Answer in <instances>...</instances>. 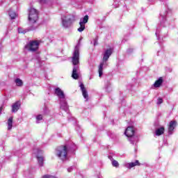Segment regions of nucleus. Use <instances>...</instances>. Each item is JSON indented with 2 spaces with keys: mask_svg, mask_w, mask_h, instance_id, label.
<instances>
[{
  "mask_svg": "<svg viewBox=\"0 0 178 178\" xmlns=\"http://www.w3.org/2000/svg\"><path fill=\"white\" fill-rule=\"evenodd\" d=\"M124 166L128 169H131V168H134V166H140V162L138 161V160H136L135 162L126 163L124 164Z\"/></svg>",
  "mask_w": 178,
  "mask_h": 178,
  "instance_id": "obj_14",
  "label": "nucleus"
},
{
  "mask_svg": "<svg viewBox=\"0 0 178 178\" xmlns=\"http://www.w3.org/2000/svg\"><path fill=\"white\" fill-rule=\"evenodd\" d=\"M8 130H12L13 126V117H10L7 122Z\"/></svg>",
  "mask_w": 178,
  "mask_h": 178,
  "instance_id": "obj_17",
  "label": "nucleus"
},
{
  "mask_svg": "<svg viewBox=\"0 0 178 178\" xmlns=\"http://www.w3.org/2000/svg\"><path fill=\"white\" fill-rule=\"evenodd\" d=\"M31 30H35V26H33L31 28Z\"/></svg>",
  "mask_w": 178,
  "mask_h": 178,
  "instance_id": "obj_30",
  "label": "nucleus"
},
{
  "mask_svg": "<svg viewBox=\"0 0 178 178\" xmlns=\"http://www.w3.org/2000/svg\"><path fill=\"white\" fill-rule=\"evenodd\" d=\"M164 131L165 128L163 127H161V128H159L156 130V136H162Z\"/></svg>",
  "mask_w": 178,
  "mask_h": 178,
  "instance_id": "obj_19",
  "label": "nucleus"
},
{
  "mask_svg": "<svg viewBox=\"0 0 178 178\" xmlns=\"http://www.w3.org/2000/svg\"><path fill=\"white\" fill-rule=\"evenodd\" d=\"M2 113V107H0V115Z\"/></svg>",
  "mask_w": 178,
  "mask_h": 178,
  "instance_id": "obj_31",
  "label": "nucleus"
},
{
  "mask_svg": "<svg viewBox=\"0 0 178 178\" xmlns=\"http://www.w3.org/2000/svg\"><path fill=\"white\" fill-rule=\"evenodd\" d=\"M49 1H51V0H40V2L41 3H47V2H48Z\"/></svg>",
  "mask_w": 178,
  "mask_h": 178,
  "instance_id": "obj_28",
  "label": "nucleus"
},
{
  "mask_svg": "<svg viewBox=\"0 0 178 178\" xmlns=\"http://www.w3.org/2000/svg\"><path fill=\"white\" fill-rule=\"evenodd\" d=\"M81 40H82V39H81V38H80V39H79V41H81Z\"/></svg>",
  "mask_w": 178,
  "mask_h": 178,
  "instance_id": "obj_33",
  "label": "nucleus"
},
{
  "mask_svg": "<svg viewBox=\"0 0 178 178\" xmlns=\"http://www.w3.org/2000/svg\"><path fill=\"white\" fill-rule=\"evenodd\" d=\"M160 16L161 19V25L163 26V27H168V26H169V23L166 21V13H161Z\"/></svg>",
  "mask_w": 178,
  "mask_h": 178,
  "instance_id": "obj_10",
  "label": "nucleus"
},
{
  "mask_svg": "<svg viewBox=\"0 0 178 178\" xmlns=\"http://www.w3.org/2000/svg\"><path fill=\"white\" fill-rule=\"evenodd\" d=\"M41 120H42V115H38L36 116V123H40Z\"/></svg>",
  "mask_w": 178,
  "mask_h": 178,
  "instance_id": "obj_22",
  "label": "nucleus"
},
{
  "mask_svg": "<svg viewBox=\"0 0 178 178\" xmlns=\"http://www.w3.org/2000/svg\"><path fill=\"white\" fill-rule=\"evenodd\" d=\"M112 165H113V166H114L115 168H119V163H118V161H116V160H113V161H112Z\"/></svg>",
  "mask_w": 178,
  "mask_h": 178,
  "instance_id": "obj_23",
  "label": "nucleus"
},
{
  "mask_svg": "<svg viewBox=\"0 0 178 178\" xmlns=\"http://www.w3.org/2000/svg\"><path fill=\"white\" fill-rule=\"evenodd\" d=\"M94 46L98 45V39H94Z\"/></svg>",
  "mask_w": 178,
  "mask_h": 178,
  "instance_id": "obj_27",
  "label": "nucleus"
},
{
  "mask_svg": "<svg viewBox=\"0 0 178 178\" xmlns=\"http://www.w3.org/2000/svg\"><path fill=\"white\" fill-rule=\"evenodd\" d=\"M8 15L12 20H13L14 19H16V17H17V14H16V13L12 10H9Z\"/></svg>",
  "mask_w": 178,
  "mask_h": 178,
  "instance_id": "obj_18",
  "label": "nucleus"
},
{
  "mask_svg": "<svg viewBox=\"0 0 178 178\" xmlns=\"http://www.w3.org/2000/svg\"><path fill=\"white\" fill-rule=\"evenodd\" d=\"M37 159L40 166H44V157L42 156H37Z\"/></svg>",
  "mask_w": 178,
  "mask_h": 178,
  "instance_id": "obj_20",
  "label": "nucleus"
},
{
  "mask_svg": "<svg viewBox=\"0 0 178 178\" xmlns=\"http://www.w3.org/2000/svg\"><path fill=\"white\" fill-rule=\"evenodd\" d=\"M79 87L82 91V95H83V98L86 101H88V92H87V90H86V88L84 87V84L81 83Z\"/></svg>",
  "mask_w": 178,
  "mask_h": 178,
  "instance_id": "obj_13",
  "label": "nucleus"
},
{
  "mask_svg": "<svg viewBox=\"0 0 178 178\" xmlns=\"http://www.w3.org/2000/svg\"><path fill=\"white\" fill-rule=\"evenodd\" d=\"M29 24H35L38 22V10L34 8H30L29 10Z\"/></svg>",
  "mask_w": 178,
  "mask_h": 178,
  "instance_id": "obj_5",
  "label": "nucleus"
},
{
  "mask_svg": "<svg viewBox=\"0 0 178 178\" xmlns=\"http://www.w3.org/2000/svg\"><path fill=\"white\" fill-rule=\"evenodd\" d=\"M15 83L17 87H22L23 86V81L19 78L15 80Z\"/></svg>",
  "mask_w": 178,
  "mask_h": 178,
  "instance_id": "obj_21",
  "label": "nucleus"
},
{
  "mask_svg": "<svg viewBox=\"0 0 178 178\" xmlns=\"http://www.w3.org/2000/svg\"><path fill=\"white\" fill-rule=\"evenodd\" d=\"M73 170V167H70L69 168H67V172H69V173H70V172H72Z\"/></svg>",
  "mask_w": 178,
  "mask_h": 178,
  "instance_id": "obj_29",
  "label": "nucleus"
},
{
  "mask_svg": "<svg viewBox=\"0 0 178 178\" xmlns=\"http://www.w3.org/2000/svg\"><path fill=\"white\" fill-rule=\"evenodd\" d=\"M112 49H107L104 54L103 60L100 63L99 65V76L102 77V74H104V69L108 66V60L111 55H112Z\"/></svg>",
  "mask_w": 178,
  "mask_h": 178,
  "instance_id": "obj_3",
  "label": "nucleus"
},
{
  "mask_svg": "<svg viewBox=\"0 0 178 178\" xmlns=\"http://www.w3.org/2000/svg\"><path fill=\"white\" fill-rule=\"evenodd\" d=\"M60 109H63V111L67 112V111L69 110V106H67V102H66V99L60 100Z\"/></svg>",
  "mask_w": 178,
  "mask_h": 178,
  "instance_id": "obj_11",
  "label": "nucleus"
},
{
  "mask_svg": "<svg viewBox=\"0 0 178 178\" xmlns=\"http://www.w3.org/2000/svg\"><path fill=\"white\" fill-rule=\"evenodd\" d=\"M162 83H163V79H162V77H160L154 82V87H155V88H158L161 87V86H162Z\"/></svg>",
  "mask_w": 178,
  "mask_h": 178,
  "instance_id": "obj_16",
  "label": "nucleus"
},
{
  "mask_svg": "<svg viewBox=\"0 0 178 178\" xmlns=\"http://www.w3.org/2000/svg\"><path fill=\"white\" fill-rule=\"evenodd\" d=\"M130 51H133V49H129L128 50V52H130Z\"/></svg>",
  "mask_w": 178,
  "mask_h": 178,
  "instance_id": "obj_32",
  "label": "nucleus"
},
{
  "mask_svg": "<svg viewBox=\"0 0 178 178\" xmlns=\"http://www.w3.org/2000/svg\"><path fill=\"white\" fill-rule=\"evenodd\" d=\"M163 102V99L162 98H159L157 100V105H161Z\"/></svg>",
  "mask_w": 178,
  "mask_h": 178,
  "instance_id": "obj_26",
  "label": "nucleus"
},
{
  "mask_svg": "<svg viewBox=\"0 0 178 178\" xmlns=\"http://www.w3.org/2000/svg\"><path fill=\"white\" fill-rule=\"evenodd\" d=\"M54 94L58 97L60 101L66 99V96L65 95V92L60 88H56L54 90Z\"/></svg>",
  "mask_w": 178,
  "mask_h": 178,
  "instance_id": "obj_9",
  "label": "nucleus"
},
{
  "mask_svg": "<svg viewBox=\"0 0 178 178\" xmlns=\"http://www.w3.org/2000/svg\"><path fill=\"white\" fill-rule=\"evenodd\" d=\"M60 24L63 29H70L73 24V19L70 15H63L60 17Z\"/></svg>",
  "mask_w": 178,
  "mask_h": 178,
  "instance_id": "obj_4",
  "label": "nucleus"
},
{
  "mask_svg": "<svg viewBox=\"0 0 178 178\" xmlns=\"http://www.w3.org/2000/svg\"><path fill=\"white\" fill-rule=\"evenodd\" d=\"M18 33L19 34H26V33H27V31L24 30V29H22V28H19L18 29Z\"/></svg>",
  "mask_w": 178,
  "mask_h": 178,
  "instance_id": "obj_24",
  "label": "nucleus"
},
{
  "mask_svg": "<svg viewBox=\"0 0 178 178\" xmlns=\"http://www.w3.org/2000/svg\"><path fill=\"white\" fill-rule=\"evenodd\" d=\"M40 42V40L30 41L25 45V49H27V51H29L30 52H35V51L38 50Z\"/></svg>",
  "mask_w": 178,
  "mask_h": 178,
  "instance_id": "obj_6",
  "label": "nucleus"
},
{
  "mask_svg": "<svg viewBox=\"0 0 178 178\" xmlns=\"http://www.w3.org/2000/svg\"><path fill=\"white\" fill-rule=\"evenodd\" d=\"M124 134L127 137H130L129 141L131 144H133L134 145V143H137L138 140L137 138L133 137V136H134V128H133V127H128L125 130Z\"/></svg>",
  "mask_w": 178,
  "mask_h": 178,
  "instance_id": "obj_7",
  "label": "nucleus"
},
{
  "mask_svg": "<svg viewBox=\"0 0 178 178\" xmlns=\"http://www.w3.org/2000/svg\"><path fill=\"white\" fill-rule=\"evenodd\" d=\"M69 151H71V152L76 151V145L72 144L71 146L65 145L58 147L56 149V155L58 158H60L61 161H67V152Z\"/></svg>",
  "mask_w": 178,
  "mask_h": 178,
  "instance_id": "obj_2",
  "label": "nucleus"
},
{
  "mask_svg": "<svg viewBox=\"0 0 178 178\" xmlns=\"http://www.w3.org/2000/svg\"><path fill=\"white\" fill-rule=\"evenodd\" d=\"M177 124V122L176 121L170 122L168 126V134H173V131L175 130V128L176 127Z\"/></svg>",
  "mask_w": 178,
  "mask_h": 178,
  "instance_id": "obj_12",
  "label": "nucleus"
},
{
  "mask_svg": "<svg viewBox=\"0 0 178 178\" xmlns=\"http://www.w3.org/2000/svg\"><path fill=\"white\" fill-rule=\"evenodd\" d=\"M161 33V29L159 28H157L155 34H156L158 40H159V33Z\"/></svg>",
  "mask_w": 178,
  "mask_h": 178,
  "instance_id": "obj_25",
  "label": "nucleus"
},
{
  "mask_svg": "<svg viewBox=\"0 0 178 178\" xmlns=\"http://www.w3.org/2000/svg\"><path fill=\"white\" fill-rule=\"evenodd\" d=\"M20 109V102H16L12 106V112L13 113H16Z\"/></svg>",
  "mask_w": 178,
  "mask_h": 178,
  "instance_id": "obj_15",
  "label": "nucleus"
},
{
  "mask_svg": "<svg viewBox=\"0 0 178 178\" xmlns=\"http://www.w3.org/2000/svg\"><path fill=\"white\" fill-rule=\"evenodd\" d=\"M80 47V43H78L74 48V51L72 56V64L74 65L72 77L74 79V80H77L79 79V72H80V67H79V63L80 60V52L79 51V48Z\"/></svg>",
  "mask_w": 178,
  "mask_h": 178,
  "instance_id": "obj_1",
  "label": "nucleus"
},
{
  "mask_svg": "<svg viewBox=\"0 0 178 178\" xmlns=\"http://www.w3.org/2000/svg\"><path fill=\"white\" fill-rule=\"evenodd\" d=\"M88 23V15H85L83 18H81L79 22L80 27L78 29V31L81 33L86 30V24Z\"/></svg>",
  "mask_w": 178,
  "mask_h": 178,
  "instance_id": "obj_8",
  "label": "nucleus"
}]
</instances>
